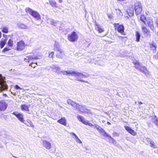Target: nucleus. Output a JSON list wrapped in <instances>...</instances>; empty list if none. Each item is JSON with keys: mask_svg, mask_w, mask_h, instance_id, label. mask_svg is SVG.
Listing matches in <instances>:
<instances>
[{"mask_svg": "<svg viewBox=\"0 0 158 158\" xmlns=\"http://www.w3.org/2000/svg\"><path fill=\"white\" fill-rule=\"evenodd\" d=\"M67 103L69 105H71L75 110H78L79 111L81 110H80V107H82V106H80L78 104L70 99L67 100Z\"/></svg>", "mask_w": 158, "mask_h": 158, "instance_id": "8", "label": "nucleus"}, {"mask_svg": "<svg viewBox=\"0 0 158 158\" xmlns=\"http://www.w3.org/2000/svg\"><path fill=\"white\" fill-rule=\"evenodd\" d=\"M140 19L145 24H146L145 21L146 20V18L144 15H140Z\"/></svg>", "mask_w": 158, "mask_h": 158, "instance_id": "30", "label": "nucleus"}, {"mask_svg": "<svg viewBox=\"0 0 158 158\" xmlns=\"http://www.w3.org/2000/svg\"><path fill=\"white\" fill-rule=\"evenodd\" d=\"M124 128L125 130L129 133L131 134L132 135L135 136L137 134L134 131L131 129L130 127L127 126H125Z\"/></svg>", "mask_w": 158, "mask_h": 158, "instance_id": "14", "label": "nucleus"}, {"mask_svg": "<svg viewBox=\"0 0 158 158\" xmlns=\"http://www.w3.org/2000/svg\"><path fill=\"white\" fill-rule=\"evenodd\" d=\"M78 81H81V82H84V81H83V80H78Z\"/></svg>", "mask_w": 158, "mask_h": 158, "instance_id": "49", "label": "nucleus"}, {"mask_svg": "<svg viewBox=\"0 0 158 158\" xmlns=\"http://www.w3.org/2000/svg\"><path fill=\"white\" fill-rule=\"evenodd\" d=\"M21 109L23 111H29V107L26 104H23L20 106Z\"/></svg>", "mask_w": 158, "mask_h": 158, "instance_id": "20", "label": "nucleus"}, {"mask_svg": "<svg viewBox=\"0 0 158 158\" xmlns=\"http://www.w3.org/2000/svg\"><path fill=\"white\" fill-rule=\"evenodd\" d=\"M49 4L53 7L58 8L57 4L54 0H48Z\"/></svg>", "mask_w": 158, "mask_h": 158, "instance_id": "19", "label": "nucleus"}, {"mask_svg": "<svg viewBox=\"0 0 158 158\" xmlns=\"http://www.w3.org/2000/svg\"><path fill=\"white\" fill-rule=\"evenodd\" d=\"M63 0H58V2L59 3H61L63 2Z\"/></svg>", "mask_w": 158, "mask_h": 158, "instance_id": "42", "label": "nucleus"}, {"mask_svg": "<svg viewBox=\"0 0 158 158\" xmlns=\"http://www.w3.org/2000/svg\"><path fill=\"white\" fill-rule=\"evenodd\" d=\"M75 138L77 139H78V136L76 135L75 136Z\"/></svg>", "mask_w": 158, "mask_h": 158, "instance_id": "44", "label": "nucleus"}, {"mask_svg": "<svg viewBox=\"0 0 158 158\" xmlns=\"http://www.w3.org/2000/svg\"><path fill=\"white\" fill-rule=\"evenodd\" d=\"M70 134L74 136H75L76 135L73 132H71L70 133Z\"/></svg>", "mask_w": 158, "mask_h": 158, "instance_id": "41", "label": "nucleus"}, {"mask_svg": "<svg viewBox=\"0 0 158 158\" xmlns=\"http://www.w3.org/2000/svg\"><path fill=\"white\" fill-rule=\"evenodd\" d=\"M43 145L46 149H49L51 148V143L46 140H43Z\"/></svg>", "mask_w": 158, "mask_h": 158, "instance_id": "15", "label": "nucleus"}, {"mask_svg": "<svg viewBox=\"0 0 158 158\" xmlns=\"http://www.w3.org/2000/svg\"><path fill=\"white\" fill-rule=\"evenodd\" d=\"M6 88L7 85L6 82L0 79V90H4Z\"/></svg>", "mask_w": 158, "mask_h": 158, "instance_id": "16", "label": "nucleus"}, {"mask_svg": "<svg viewBox=\"0 0 158 158\" xmlns=\"http://www.w3.org/2000/svg\"><path fill=\"white\" fill-rule=\"evenodd\" d=\"M107 124H108L109 125H110V124H111L110 123V122H107Z\"/></svg>", "mask_w": 158, "mask_h": 158, "instance_id": "47", "label": "nucleus"}, {"mask_svg": "<svg viewBox=\"0 0 158 158\" xmlns=\"http://www.w3.org/2000/svg\"><path fill=\"white\" fill-rule=\"evenodd\" d=\"M54 52H51L48 55V57L50 58H53L54 57Z\"/></svg>", "mask_w": 158, "mask_h": 158, "instance_id": "35", "label": "nucleus"}, {"mask_svg": "<svg viewBox=\"0 0 158 158\" xmlns=\"http://www.w3.org/2000/svg\"><path fill=\"white\" fill-rule=\"evenodd\" d=\"M6 39H2L0 41V48H3L6 44Z\"/></svg>", "mask_w": 158, "mask_h": 158, "instance_id": "28", "label": "nucleus"}, {"mask_svg": "<svg viewBox=\"0 0 158 158\" xmlns=\"http://www.w3.org/2000/svg\"><path fill=\"white\" fill-rule=\"evenodd\" d=\"M57 122L64 126H66V121L64 117H62L60 119L58 120Z\"/></svg>", "mask_w": 158, "mask_h": 158, "instance_id": "18", "label": "nucleus"}, {"mask_svg": "<svg viewBox=\"0 0 158 158\" xmlns=\"http://www.w3.org/2000/svg\"><path fill=\"white\" fill-rule=\"evenodd\" d=\"M33 62H32L30 64V66L31 67H33V68H35V66H34L33 65Z\"/></svg>", "mask_w": 158, "mask_h": 158, "instance_id": "38", "label": "nucleus"}, {"mask_svg": "<svg viewBox=\"0 0 158 158\" xmlns=\"http://www.w3.org/2000/svg\"><path fill=\"white\" fill-rule=\"evenodd\" d=\"M56 69L57 70L59 69V67H57L56 68Z\"/></svg>", "mask_w": 158, "mask_h": 158, "instance_id": "51", "label": "nucleus"}, {"mask_svg": "<svg viewBox=\"0 0 158 158\" xmlns=\"http://www.w3.org/2000/svg\"><path fill=\"white\" fill-rule=\"evenodd\" d=\"M147 24L150 28L154 27V22L152 19H149L147 20Z\"/></svg>", "mask_w": 158, "mask_h": 158, "instance_id": "24", "label": "nucleus"}, {"mask_svg": "<svg viewBox=\"0 0 158 158\" xmlns=\"http://www.w3.org/2000/svg\"><path fill=\"white\" fill-rule=\"evenodd\" d=\"M154 118L155 119V120L154 121L153 123L156 124V126L158 127V118L156 116H154Z\"/></svg>", "mask_w": 158, "mask_h": 158, "instance_id": "32", "label": "nucleus"}, {"mask_svg": "<svg viewBox=\"0 0 158 158\" xmlns=\"http://www.w3.org/2000/svg\"><path fill=\"white\" fill-rule=\"evenodd\" d=\"M116 14L117 15H122V13L120 10L119 9H116Z\"/></svg>", "mask_w": 158, "mask_h": 158, "instance_id": "34", "label": "nucleus"}, {"mask_svg": "<svg viewBox=\"0 0 158 158\" xmlns=\"http://www.w3.org/2000/svg\"><path fill=\"white\" fill-rule=\"evenodd\" d=\"M150 47L151 50H152L153 52H155L156 51V45L154 43L150 44Z\"/></svg>", "mask_w": 158, "mask_h": 158, "instance_id": "26", "label": "nucleus"}, {"mask_svg": "<svg viewBox=\"0 0 158 158\" xmlns=\"http://www.w3.org/2000/svg\"><path fill=\"white\" fill-rule=\"evenodd\" d=\"M95 29L99 33H101L104 31V30L99 25L96 24H95Z\"/></svg>", "mask_w": 158, "mask_h": 158, "instance_id": "23", "label": "nucleus"}, {"mask_svg": "<svg viewBox=\"0 0 158 158\" xmlns=\"http://www.w3.org/2000/svg\"><path fill=\"white\" fill-rule=\"evenodd\" d=\"M114 26L115 30H117L118 32L123 35H125L124 28L123 25H119L118 23H114Z\"/></svg>", "mask_w": 158, "mask_h": 158, "instance_id": "6", "label": "nucleus"}, {"mask_svg": "<svg viewBox=\"0 0 158 158\" xmlns=\"http://www.w3.org/2000/svg\"><path fill=\"white\" fill-rule=\"evenodd\" d=\"M23 123L27 127H34V126L32 122L30 119H27L26 121V122H24V123Z\"/></svg>", "mask_w": 158, "mask_h": 158, "instance_id": "21", "label": "nucleus"}, {"mask_svg": "<svg viewBox=\"0 0 158 158\" xmlns=\"http://www.w3.org/2000/svg\"><path fill=\"white\" fill-rule=\"evenodd\" d=\"M8 106L7 104L4 100L0 101V111H3L6 110Z\"/></svg>", "mask_w": 158, "mask_h": 158, "instance_id": "12", "label": "nucleus"}, {"mask_svg": "<svg viewBox=\"0 0 158 158\" xmlns=\"http://www.w3.org/2000/svg\"><path fill=\"white\" fill-rule=\"evenodd\" d=\"M157 57L158 58V52H157Z\"/></svg>", "mask_w": 158, "mask_h": 158, "instance_id": "52", "label": "nucleus"}, {"mask_svg": "<svg viewBox=\"0 0 158 158\" xmlns=\"http://www.w3.org/2000/svg\"><path fill=\"white\" fill-rule=\"evenodd\" d=\"M156 27L158 28V19L156 20Z\"/></svg>", "mask_w": 158, "mask_h": 158, "instance_id": "39", "label": "nucleus"}, {"mask_svg": "<svg viewBox=\"0 0 158 158\" xmlns=\"http://www.w3.org/2000/svg\"><path fill=\"white\" fill-rule=\"evenodd\" d=\"M157 36H158V31L157 32Z\"/></svg>", "mask_w": 158, "mask_h": 158, "instance_id": "50", "label": "nucleus"}, {"mask_svg": "<svg viewBox=\"0 0 158 158\" xmlns=\"http://www.w3.org/2000/svg\"><path fill=\"white\" fill-rule=\"evenodd\" d=\"M9 47L8 46V47H5L2 50V52H5L6 51H8L10 50V48H9Z\"/></svg>", "mask_w": 158, "mask_h": 158, "instance_id": "36", "label": "nucleus"}, {"mask_svg": "<svg viewBox=\"0 0 158 158\" xmlns=\"http://www.w3.org/2000/svg\"><path fill=\"white\" fill-rule=\"evenodd\" d=\"M133 15H134V13H133V12H132V13H131V16H133Z\"/></svg>", "mask_w": 158, "mask_h": 158, "instance_id": "48", "label": "nucleus"}, {"mask_svg": "<svg viewBox=\"0 0 158 158\" xmlns=\"http://www.w3.org/2000/svg\"><path fill=\"white\" fill-rule=\"evenodd\" d=\"M138 104L139 105H140L143 104L142 102H138Z\"/></svg>", "mask_w": 158, "mask_h": 158, "instance_id": "43", "label": "nucleus"}, {"mask_svg": "<svg viewBox=\"0 0 158 158\" xmlns=\"http://www.w3.org/2000/svg\"><path fill=\"white\" fill-rule=\"evenodd\" d=\"M12 114L15 115L19 121L23 123H24L25 120L24 118L23 114L15 111Z\"/></svg>", "mask_w": 158, "mask_h": 158, "instance_id": "11", "label": "nucleus"}, {"mask_svg": "<svg viewBox=\"0 0 158 158\" xmlns=\"http://www.w3.org/2000/svg\"><path fill=\"white\" fill-rule=\"evenodd\" d=\"M62 73L64 75H67L69 74H71L73 76H84L82 73L79 72H76L75 71H65L62 72Z\"/></svg>", "mask_w": 158, "mask_h": 158, "instance_id": "7", "label": "nucleus"}, {"mask_svg": "<svg viewBox=\"0 0 158 158\" xmlns=\"http://www.w3.org/2000/svg\"><path fill=\"white\" fill-rule=\"evenodd\" d=\"M26 46L24 41L20 40L17 42L15 49L18 51H21L25 48Z\"/></svg>", "mask_w": 158, "mask_h": 158, "instance_id": "4", "label": "nucleus"}, {"mask_svg": "<svg viewBox=\"0 0 158 158\" xmlns=\"http://www.w3.org/2000/svg\"><path fill=\"white\" fill-rule=\"evenodd\" d=\"M135 41L137 42H139L140 41V40L141 37V34L138 31L135 32Z\"/></svg>", "mask_w": 158, "mask_h": 158, "instance_id": "22", "label": "nucleus"}, {"mask_svg": "<svg viewBox=\"0 0 158 158\" xmlns=\"http://www.w3.org/2000/svg\"><path fill=\"white\" fill-rule=\"evenodd\" d=\"M40 56V55H38V53L36 54L34 53L33 54V55H30L28 56H27V58L28 60V62H31V61L33 60H38L40 58H39Z\"/></svg>", "mask_w": 158, "mask_h": 158, "instance_id": "13", "label": "nucleus"}, {"mask_svg": "<svg viewBox=\"0 0 158 158\" xmlns=\"http://www.w3.org/2000/svg\"><path fill=\"white\" fill-rule=\"evenodd\" d=\"M64 55V53L62 50L60 49H58L56 54V56L58 58H61Z\"/></svg>", "mask_w": 158, "mask_h": 158, "instance_id": "17", "label": "nucleus"}, {"mask_svg": "<svg viewBox=\"0 0 158 158\" xmlns=\"http://www.w3.org/2000/svg\"><path fill=\"white\" fill-rule=\"evenodd\" d=\"M2 31L3 33H7L8 32V29L7 27H4L2 28Z\"/></svg>", "mask_w": 158, "mask_h": 158, "instance_id": "33", "label": "nucleus"}, {"mask_svg": "<svg viewBox=\"0 0 158 158\" xmlns=\"http://www.w3.org/2000/svg\"><path fill=\"white\" fill-rule=\"evenodd\" d=\"M134 9L136 15L140 14L142 11V6L141 3L139 2H136L134 4Z\"/></svg>", "mask_w": 158, "mask_h": 158, "instance_id": "3", "label": "nucleus"}, {"mask_svg": "<svg viewBox=\"0 0 158 158\" xmlns=\"http://www.w3.org/2000/svg\"><path fill=\"white\" fill-rule=\"evenodd\" d=\"M77 118L79 121L81 122L83 124L85 125H88L90 127L94 126V125L90 123L89 121L85 120L84 118L81 116L79 115L77 116Z\"/></svg>", "mask_w": 158, "mask_h": 158, "instance_id": "9", "label": "nucleus"}, {"mask_svg": "<svg viewBox=\"0 0 158 158\" xmlns=\"http://www.w3.org/2000/svg\"><path fill=\"white\" fill-rule=\"evenodd\" d=\"M141 28L143 34L148 37L151 36V32L149 29L147 28L145 26L143 25L141 26Z\"/></svg>", "mask_w": 158, "mask_h": 158, "instance_id": "10", "label": "nucleus"}, {"mask_svg": "<svg viewBox=\"0 0 158 158\" xmlns=\"http://www.w3.org/2000/svg\"><path fill=\"white\" fill-rule=\"evenodd\" d=\"M157 41L158 42V38L157 39Z\"/></svg>", "mask_w": 158, "mask_h": 158, "instance_id": "53", "label": "nucleus"}, {"mask_svg": "<svg viewBox=\"0 0 158 158\" xmlns=\"http://www.w3.org/2000/svg\"><path fill=\"white\" fill-rule=\"evenodd\" d=\"M96 129L98 131H99L100 132H103L105 134H106V136H109L108 134H107L105 132V131H104L103 129L101 127H100L98 126V127H96Z\"/></svg>", "mask_w": 158, "mask_h": 158, "instance_id": "31", "label": "nucleus"}, {"mask_svg": "<svg viewBox=\"0 0 158 158\" xmlns=\"http://www.w3.org/2000/svg\"><path fill=\"white\" fill-rule=\"evenodd\" d=\"M25 11L26 12L28 13L38 20H41V16L37 11H34L29 8H26L25 9Z\"/></svg>", "mask_w": 158, "mask_h": 158, "instance_id": "2", "label": "nucleus"}, {"mask_svg": "<svg viewBox=\"0 0 158 158\" xmlns=\"http://www.w3.org/2000/svg\"><path fill=\"white\" fill-rule=\"evenodd\" d=\"M18 27L22 29H26L27 28V26L25 24L19 23L17 24Z\"/></svg>", "mask_w": 158, "mask_h": 158, "instance_id": "27", "label": "nucleus"}, {"mask_svg": "<svg viewBox=\"0 0 158 158\" xmlns=\"http://www.w3.org/2000/svg\"><path fill=\"white\" fill-rule=\"evenodd\" d=\"M15 88H16V89H19V90H20V89H22L20 87H19L18 85H15Z\"/></svg>", "mask_w": 158, "mask_h": 158, "instance_id": "37", "label": "nucleus"}, {"mask_svg": "<svg viewBox=\"0 0 158 158\" xmlns=\"http://www.w3.org/2000/svg\"><path fill=\"white\" fill-rule=\"evenodd\" d=\"M67 36L68 40L69 41L72 42L77 41L78 38V35L75 31H73L70 34L68 35Z\"/></svg>", "mask_w": 158, "mask_h": 158, "instance_id": "5", "label": "nucleus"}, {"mask_svg": "<svg viewBox=\"0 0 158 158\" xmlns=\"http://www.w3.org/2000/svg\"><path fill=\"white\" fill-rule=\"evenodd\" d=\"M133 64L134 65V67L136 69L144 73L146 75L149 74V72L146 67L141 66L139 61L136 60L134 61L133 62Z\"/></svg>", "mask_w": 158, "mask_h": 158, "instance_id": "1", "label": "nucleus"}, {"mask_svg": "<svg viewBox=\"0 0 158 158\" xmlns=\"http://www.w3.org/2000/svg\"><path fill=\"white\" fill-rule=\"evenodd\" d=\"M2 37V33L1 31H0V39H1Z\"/></svg>", "mask_w": 158, "mask_h": 158, "instance_id": "46", "label": "nucleus"}, {"mask_svg": "<svg viewBox=\"0 0 158 158\" xmlns=\"http://www.w3.org/2000/svg\"><path fill=\"white\" fill-rule=\"evenodd\" d=\"M13 41L12 39H10L7 42V46L9 47L12 48L13 45Z\"/></svg>", "mask_w": 158, "mask_h": 158, "instance_id": "29", "label": "nucleus"}, {"mask_svg": "<svg viewBox=\"0 0 158 158\" xmlns=\"http://www.w3.org/2000/svg\"><path fill=\"white\" fill-rule=\"evenodd\" d=\"M77 142H78L79 143H81V140L79 139V138H78V139H77Z\"/></svg>", "mask_w": 158, "mask_h": 158, "instance_id": "40", "label": "nucleus"}, {"mask_svg": "<svg viewBox=\"0 0 158 158\" xmlns=\"http://www.w3.org/2000/svg\"><path fill=\"white\" fill-rule=\"evenodd\" d=\"M119 38H126V37H122V36H119Z\"/></svg>", "mask_w": 158, "mask_h": 158, "instance_id": "45", "label": "nucleus"}, {"mask_svg": "<svg viewBox=\"0 0 158 158\" xmlns=\"http://www.w3.org/2000/svg\"><path fill=\"white\" fill-rule=\"evenodd\" d=\"M147 143L150 145L151 147L154 149H156L157 148L155 143L153 141L150 140H148Z\"/></svg>", "mask_w": 158, "mask_h": 158, "instance_id": "25", "label": "nucleus"}]
</instances>
